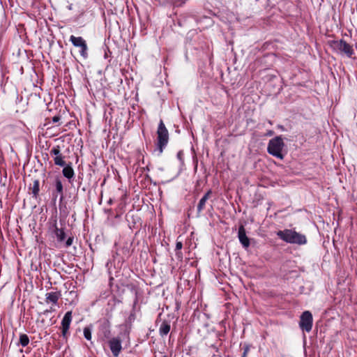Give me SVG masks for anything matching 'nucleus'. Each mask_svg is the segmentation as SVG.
Masks as SVG:
<instances>
[{
    "label": "nucleus",
    "mask_w": 357,
    "mask_h": 357,
    "mask_svg": "<svg viewBox=\"0 0 357 357\" xmlns=\"http://www.w3.org/2000/svg\"><path fill=\"white\" fill-rule=\"evenodd\" d=\"M65 179L61 176H56L51 183L52 201L54 205L59 206L60 218L59 222L54 223V236L58 243L64 242L66 240V218H67V200L66 192L67 188L64 187Z\"/></svg>",
    "instance_id": "nucleus-1"
},
{
    "label": "nucleus",
    "mask_w": 357,
    "mask_h": 357,
    "mask_svg": "<svg viewBox=\"0 0 357 357\" xmlns=\"http://www.w3.org/2000/svg\"><path fill=\"white\" fill-rule=\"evenodd\" d=\"M277 236L286 243L297 244L299 245H305L307 238L304 234L298 233L294 229H285L277 232Z\"/></svg>",
    "instance_id": "nucleus-2"
},
{
    "label": "nucleus",
    "mask_w": 357,
    "mask_h": 357,
    "mask_svg": "<svg viewBox=\"0 0 357 357\" xmlns=\"http://www.w3.org/2000/svg\"><path fill=\"white\" fill-rule=\"evenodd\" d=\"M284 146V143L282 138L280 136H277L269 141L267 151L270 155L282 160L284 158V154H282V151Z\"/></svg>",
    "instance_id": "nucleus-3"
},
{
    "label": "nucleus",
    "mask_w": 357,
    "mask_h": 357,
    "mask_svg": "<svg viewBox=\"0 0 357 357\" xmlns=\"http://www.w3.org/2000/svg\"><path fill=\"white\" fill-rule=\"evenodd\" d=\"M158 149L160 153L163 151L164 148L167 146L169 141V132L166 128L162 120L160 121L158 130Z\"/></svg>",
    "instance_id": "nucleus-4"
},
{
    "label": "nucleus",
    "mask_w": 357,
    "mask_h": 357,
    "mask_svg": "<svg viewBox=\"0 0 357 357\" xmlns=\"http://www.w3.org/2000/svg\"><path fill=\"white\" fill-rule=\"evenodd\" d=\"M70 41L75 47L78 48L80 56L86 59L88 56V47L86 40L81 36H70Z\"/></svg>",
    "instance_id": "nucleus-5"
},
{
    "label": "nucleus",
    "mask_w": 357,
    "mask_h": 357,
    "mask_svg": "<svg viewBox=\"0 0 357 357\" xmlns=\"http://www.w3.org/2000/svg\"><path fill=\"white\" fill-rule=\"evenodd\" d=\"M313 318L312 313L309 311H305L301 316L299 326L303 331L310 332L312 327Z\"/></svg>",
    "instance_id": "nucleus-6"
},
{
    "label": "nucleus",
    "mask_w": 357,
    "mask_h": 357,
    "mask_svg": "<svg viewBox=\"0 0 357 357\" xmlns=\"http://www.w3.org/2000/svg\"><path fill=\"white\" fill-rule=\"evenodd\" d=\"M333 43L335 49H337L341 53L344 54L348 57H351V56L354 54V52L352 46L347 43L345 40L342 39L340 40L334 41Z\"/></svg>",
    "instance_id": "nucleus-7"
},
{
    "label": "nucleus",
    "mask_w": 357,
    "mask_h": 357,
    "mask_svg": "<svg viewBox=\"0 0 357 357\" xmlns=\"http://www.w3.org/2000/svg\"><path fill=\"white\" fill-rule=\"evenodd\" d=\"M108 343L114 357H118L122 349L121 338L119 337H113L109 340Z\"/></svg>",
    "instance_id": "nucleus-8"
},
{
    "label": "nucleus",
    "mask_w": 357,
    "mask_h": 357,
    "mask_svg": "<svg viewBox=\"0 0 357 357\" xmlns=\"http://www.w3.org/2000/svg\"><path fill=\"white\" fill-rule=\"evenodd\" d=\"M50 153L54 155V164L61 167H64L66 165V162L63 160V156L60 152L59 147H54L51 151Z\"/></svg>",
    "instance_id": "nucleus-9"
},
{
    "label": "nucleus",
    "mask_w": 357,
    "mask_h": 357,
    "mask_svg": "<svg viewBox=\"0 0 357 357\" xmlns=\"http://www.w3.org/2000/svg\"><path fill=\"white\" fill-rule=\"evenodd\" d=\"M238 237L243 248H248L250 246V239L247 236L245 229L243 225L238 227Z\"/></svg>",
    "instance_id": "nucleus-10"
},
{
    "label": "nucleus",
    "mask_w": 357,
    "mask_h": 357,
    "mask_svg": "<svg viewBox=\"0 0 357 357\" xmlns=\"http://www.w3.org/2000/svg\"><path fill=\"white\" fill-rule=\"evenodd\" d=\"M211 194L212 190H208L199 200L197 208L198 216L200 215L202 211L205 208L206 203L208 201V199L211 197Z\"/></svg>",
    "instance_id": "nucleus-11"
},
{
    "label": "nucleus",
    "mask_w": 357,
    "mask_h": 357,
    "mask_svg": "<svg viewBox=\"0 0 357 357\" xmlns=\"http://www.w3.org/2000/svg\"><path fill=\"white\" fill-rule=\"evenodd\" d=\"M60 294L56 291H52L45 294V301L47 303L56 305L59 300Z\"/></svg>",
    "instance_id": "nucleus-12"
},
{
    "label": "nucleus",
    "mask_w": 357,
    "mask_h": 357,
    "mask_svg": "<svg viewBox=\"0 0 357 357\" xmlns=\"http://www.w3.org/2000/svg\"><path fill=\"white\" fill-rule=\"evenodd\" d=\"M170 323L167 321H163L159 327V334L161 337L167 335L170 331Z\"/></svg>",
    "instance_id": "nucleus-13"
},
{
    "label": "nucleus",
    "mask_w": 357,
    "mask_h": 357,
    "mask_svg": "<svg viewBox=\"0 0 357 357\" xmlns=\"http://www.w3.org/2000/svg\"><path fill=\"white\" fill-rule=\"evenodd\" d=\"M31 193L33 195V197L36 198L38 195L39 191H40V183L38 180H35L33 181V185L31 188Z\"/></svg>",
    "instance_id": "nucleus-14"
},
{
    "label": "nucleus",
    "mask_w": 357,
    "mask_h": 357,
    "mask_svg": "<svg viewBox=\"0 0 357 357\" xmlns=\"http://www.w3.org/2000/svg\"><path fill=\"white\" fill-rule=\"evenodd\" d=\"M29 343V337L26 334L22 333L20 335L19 344L22 347H26Z\"/></svg>",
    "instance_id": "nucleus-15"
},
{
    "label": "nucleus",
    "mask_w": 357,
    "mask_h": 357,
    "mask_svg": "<svg viewBox=\"0 0 357 357\" xmlns=\"http://www.w3.org/2000/svg\"><path fill=\"white\" fill-rule=\"evenodd\" d=\"M62 335L65 338L67 336V312L64 314L61 321Z\"/></svg>",
    "instance_id": "nucleus-16"
},
{
    "label": "nucleus",
    "mask_w": 357,
    "mask_h": 357,
    "mask_svg": "<svg viewBox=\"0 0 357 357\" xmlns=\"http://www.w3.org/2000/svg\"><path fill=\"white\" fill-rule=\"evenodd\" d=\"M77 291L74 290L70 291L68 293V302L70 304H75L77 301Z\"/></svg>",
    "instance_id": "nucleus-17"
},
{
    "label": "nucleus",
    "mask_w": 357,
    "mask_h": 357,
    "mask_svg": "<svg viewBox=\"0 0 357 357\" xmlns=\"http://www.w3.org/2000/svg\"><path fill=\"white\" fill-rule=\"evenodd\" d=\"M84 336L88 340H91V329L89 327H85L84 328Z\"/></svg>",
    "instance_id": "nucleus-18"
},
{
    "label": "nucleus",
    "mask_w": 357,
    "mask_h": 357,
    "mask_svg": "<svg viewBox=\"0 0 357 357\" xmlns=\"http://www.w3.org/2000/svg\"><path fill=\"white\" fill-rule=\"evenodd\" d=\"M73 238H71V237H69V236H68V254H69V253H71V254H72V255H73V257H75V256L76 255V251H75L74 252H71V251L70 250V246H71V245H72V243H73ZM73 248L74 249V250H76L75 247H73Z\"/></svg>",
    "instance_id": "nucleus-19"
},
{
    "label": "nucleus",
    "mask_w": 357,
    "mask_h": 357,
    "mask_svg": "<svg viewBox=\"0 0 357 357\" xmlns=\"http://www.w3.org/2000/svg\"><path fill=\"white\" fill-rule=\"evenodd\" d=\"M74 176V171L73 168L68 165V181Z\"/></svg>",
    "instance_id": "nucleus-20"
},
{
    "label": "nucleus",
    "mask_w": 357,
    "mask_h": 357,
    "mask_svg": "<svg viewBox=\"0 0 357 357\" xmlns=\"http://www.w3.org/2000/svg\"><path fill=\"white\" fill-rule=\"evenodd\" d=\"M249 350H250L249 346L248 345L245 346L243 348V355L241 357H246Z\"/></svg>",
    "instance_id": "nucleus-21"
},
{
    "label": "nucleus",
    "mask_w": 357,
    "mask_h": 357,
    "mask_svg": "<svg viewBox=\"0 0 357 357\" xmlns=\"http://www.w3.org/2000/svg\"><path fill=\"white\" fill-rule=\"evenodd\" d=\"M183 248V243L181 241H177L176 243V250H181Z\"/></svg>",
    "instance_id": "nucleus-22"
},
{
    "label": "nucleus",
    "mask_w": 357,
    "mask_h": 357,
    "mask_svg": "<svg viewBox=\"0 0 357 357\" xmlns=\"http://www.w3.org/2000/svg\"><path fill=\"white\" fill-rule=\"evenodd\" d=\"M176 257L178 259L182 260V259H183V254L181 252V250H176Z\"/></svg>",
    "instance_id": "nucleus-23"
},
{
    "label": "nucleus",
    "mask_w": 357,
    "mask_h": 357,
    "mask_svg": "<svg viewBox=\"0 0 357 357\" xmlns=\"http://www.w3.org/2000/svg\"><path fill=\"white\" fill-rule=\"evenodd\" d=\"M62 173H63V178L65 179V178H67V174H68V172H67V166L64 167L63 170H62Z\"/></svg>",
    "instance_id": "nucleus-24"
},
{
    "label": "nucleus",
    "mask_w": 357,
    "mask_h": 357,
    "mask_svg": "<svg viewBox=\"0 0 357 357\" xmlns=\"http://www.w3.org/2000/svg\"><path fill=\"white\" fill-rule=\"evenodd\" d=\"M59 120H60V118H59V116H54V117H53V119H52V121H53L54 123H56V122H58Z\"/></svg>",
    "instance_id": "nucleus-25"
},
{
    "label": "nucleus",
    "mask_w": 357,
    "mask_h": 357,
    "mask_svg": "<svg viewBox=\"0 0 357 357\" xmlns=\"http://www.w3.org/2000/svg\"><path fill=\"white\" fill-rule=\"evenodd\" d=\"M68 326L70 325V321H71V312L68 311Z\"/></svg>",
    "instance_id": "nucleus-26"
},
{
    "label": "nucleus",
    "mask_w": 357,
    "mask_h": 357,
    "mask_svg": "<svg viewBox=\"0 0 357 357\" xmlns=\"http://www.w3.org/2000/svg\"><path fill=\"white\" fill-rule=\"evenodd\" d=\"M273 134H274V132L273 130H268L267 132V133H266V135L267 136H272V135H273Z\"/></svg>",
    "instance_id": "nucleus-27"
},
{
    "label": "nucleus",
    "mask_w": 357,
    "mask_h": 357,
    "mask_svg": "<svg viewBox=\"0 0 357 357\" xmlns=\"http://www.w3.org/2000/svg\"><path fill=\"white\" fill-rule=\"evenodd\" d=\"M182 155H183V153L181 151H179L178 153H177V157L179 160H181V158H182Z\"/></svg>",
    "instance_id": "nucleus-28"
},
{
    "label": "nucleus",
    "mask_w": 357,
    "mask_h": 357,
    "mask_svg": "<svg viewBox=\"0 0 357 357\" xmlns=\"http://www.w3.org/2000/svg\"><path fill=\"white\" fill-rule=\"evenodd\" d=\"M109 333V331L108 329L105 328V336L107 337Z\"/></svg>",
    "instance_id": "nucleus-29"
},
{
    "label": "nucleus",
    "mask_w": 357,
    "mask_h": 357,
    "mask_svg": "<svg viewBox=\"0 0 357 357\" xmlns=\"http://www.w3.org/2000/svg\"><path fill=\"white\" fill-rule=\"evenodd\" d=\"M82 13H83V11H82V10H79V11H78V13H77V14H76V17H77V16H79V15H82Z\"/></svg>",
    "instance_id": "nucleus-30"
},
{
    "label": "nucleus",
    "mask_w": 357,
    "mask_h": 357,
    "mask_svg": "<svg viewBox=\"0 0 357 357\" xmlns=\"http://www.w3.org/2000/svg\"><path fill=\"white\" fill-rule=\"evenodd\" d=\"M112 199H109L108 201V204H112Z\"/></svg>",
    "instance_id": "nucleus-31"
},
{
    "label": "nucleus",
    "mask_w": 357,
    "mask_h": 357,
    "mask_svg": "<svg viewBox=\"0 0 357 357\" xmlns=\"http://www.w3.org/2000/svg\"><path fill=\"white\" fill-rule=\"evenodd\" d=\"M68 9H69V10H71V9H72L71 6H68Z\"/></svg>",
    "instance_id": "nucleus-32"
},
{
    "label": "nucleus",
    "mask_w": 357,
    "mask_h": 357,
    "mask_svg": "<svg viewBox=\"0 0 357 357\" xmlns=\"http://www.w3.org/2000/svg\"><path fill=\"white\" fill-rule=\"evenodd\" d=\"M71 125H72L71 122H68V126H71Z\"/></svg>",
    "instance_id": "nucleus-33"
},
{
    "label": "nucleus",
    "mask_w": 357,
    "mask_h": 357,
    "mask_svg": "<svg viewBox=\"0 0 357 357\" xmlns=\"http://www.w3.org/2000/svg\"><path fill=\"white\" fill-rule=\"evenodd\" d=\"M163 357H167L166 356H164Z\"/></svg>",
    "instance_id": "nucleus-34"
}]
</instances>
